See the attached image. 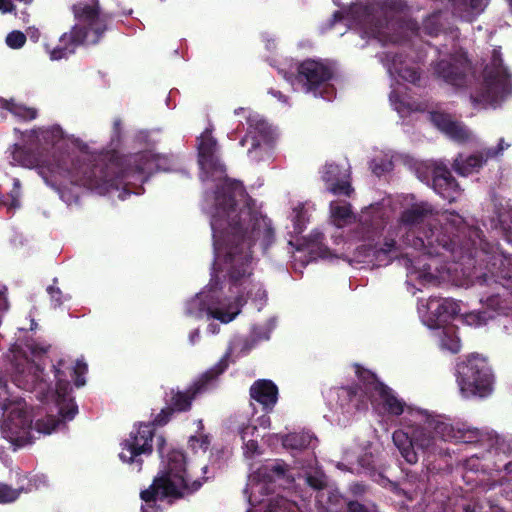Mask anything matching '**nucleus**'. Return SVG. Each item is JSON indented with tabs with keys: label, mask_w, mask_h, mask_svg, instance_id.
I'll use <instances>...</instances> for the list:
<instances>
[{
	"label": "nucleus",
	"mask_w": 512,
	"mask_h": 512,
	"mask_svg": "<svg viewBox=\"0 0 512 512\" xmlns=\"http://www.w3.org/2000/svg\"><path fill=\"white\" fill-rule=\"evenodd\" d=\"M399 221L406 229L405 243L424 254L443 257L467 268L485 269L483 280L499 284L503 292L489 298L498 309L512 306V257L482 238V231L468 226L455 211L441 214L427 201L412 203L400 213Z\"/></svg>",
	"instance_id": "f257e3e1"
},
{
	"label": "nucleus",
	"mask_w": 512,
	"mask_h": 512,
	"mask_svg": "<svg viewBox=\"0 0 512 512\" xmlns=\"http://www.w3.org/2000/svg\"><path fill=\"white\" fill-rule=\"evenodd\" d=\"M197 150L203 179L221 181L214 191L210 226L214 237H219V233L233 232L229 237H224V248L227 262L232 265L231 277L236 278L240 270L248 273L250 268L247 263L249 253L244 248L237 249L235 232H243L249 227L253 235H259L263 229L266 243H269L273 236L272 223L255 209L254 200L249 197L242 182L226 176V167L220 160L218 142L211 128H206L197 138Z\"/></svg>",
	"instance_id": "f03ea898"
},
{
	"label": "nucleus",
	"mask_w": 512,
	"mask_h": 512,
	"mask_svg": "<svg viewBox=\"0 0 512 512\" xmlns=\"http://www.w3.org/2000/svg\"><path fill=\"white\" fill-rule=\"evenodd\" d=\"M121 120L113 122L109 149L96 153H61L53 156V162L44 165L42 156L31 148L14 144L11 156L13 164L38 169L46 183L47 172L59 174L70 179L72 184L104 194L111 189H120L119 197L128 193L126 159L118 151L121 143Z\"/></svg>",
	"instance_id": "7ed1b4c3"
},
{
	"label": "nucleus",
	"mask_w": 512,
	"mask_h": 512,
	"mask_svg": "<svg viewBox=\"0 0 512 512\" xmlns=\"http://www.w3.org/2000/svg\"><path fill=\"white\" fill-rule=\"evenodd\" d=\"M263 229L259 235H253L252 230H249V227L245 228L243 232H235L237 235V239L235 240V244L239 247L237 249L244 248L249 253V258L247 259V263L249 264L250 271L248 273H242L239 271V275H236V278L231 277L230 269L232 267L231 263L227 262V257L225 253V240L224 237L227 235L228 237L233 234V232H225L219 233V237L213 238V247L216 259L222 261V270L225 272V277L227 278L230 284V291L232 289H237L236 296L234 298L233 303L228 305L227 310L220 309L215 307L216 304H219L218 297L216 296L218 292V279H215V283L209 284V290L207 292H201L195 298H192L186 303L185 313L188 316H193L196 318L203 317L204 313L212 316L213 318L221 321L222 323H229L233 321L236 316L241 312V308L247 303L248 299H262L265 296V290L262 288L260 283H254L251 280L253 275V252L252 247L255 245L257 241H260L261 246L264 251H266L275 240V232L273 231V236L269 243H266L264 238ZM217 278V275H215ZM214 281V278L211 279V282Z\"/></svg>",
	"instance_id": "20e7f679"
},
{
	"label": "nucleus",
	"mask_w": 512,
	"mask_h": 512,
	"mask_svg": "<svg viewBox=\"0 0 512 512\" xmlns=\"http://www.w3.org/2000/svg\"><path fill=\"white\" fill-rule=\"evenodd\" d=\"M54 377L56 379V404L59 418L54 415H46L33 420L28 411L22 408L12 409L9 413L6 426L10 432L11 442L17 446H24L33 442L32 430L43 435H49L60 427H66V421H71L78 413V406L71 397V385L65 370H69L76 387L85 385V374L88 366L83 359H78L73 367H70L66 360L60 359L53 365Z\"/></svg>",
	"instance_id": "39448f33"
},
{
	"label": "nucleus",
	"mask_w": 512,
	"mask_h": 512,
	"mask_svg": "<svg viewBox=\"0 0 512 512\" xmlns=\"http://www.w3.org/2000/svg\"><path fill=\"white\" fill-rule=\"evenodd\" d=\"M457 428L439 418H427L423 425L412 429L411 435L401 430L393 433V442L409 464H416L421 451L423 463L429 470L436 469V461L450 457L448 441H454Z\"/></svg>",
	"instance_id": "423d86ee"
},
{
	"label": "nucleus",
	"mask_w": 512,
	"mask_h": 512,
	"mask_svg": "<svg viewBox=\"0 0 512 512\" xmlns=\"http://www.w3.org/2000/svg\"><path fill=\"white\" fill-rule=\"evenodd\" d=\"M76 23L61 35L56 47L49 50L51 60H61L74 54L81 46L96 45L107 30L108 18L100 6L80 1L71 7Z\"/></svg>",
	"instance_id": "0eeeda50"
},
{
	"label": "nucleus",
	"mask_w": 512,
	"mask_h": 512,
	"mask_svg": "<svg viewBox=\"0 0 512 512\" xmlns=\"http://www.w3.org/2000/svg\"><path fill=\"white\" fill-rule=\"evenodd\" d=\"M456 382L464 398H486L493 393L495 375L488 359L471 353L456 364Z\"/></svg>",
	"instance_id": "6e6552de"
},
{
	"label": "nucleus",
	"mask_w": 512,
	"mask_h": 512,
	"mask_svg": "<svg viewBox=\"0 0 512 512\" xmlns=\"http://www.w3.org/2000/svg\"><path fill=\"white\" fill-rule=\"evenodd\" d=\"M156 447L159 456L162 458L163 468L158 477L166 479L167 484L173 485L179 493L192 494L198 491L203 482L194 480L190 482L187 472V459L183 450L177 448H167V442L164 435L160 434L156 438Z\"/></svg>",
	"instance_id": "1a4fd4ad"
},
{
	"label": "nucleus",
	"mask_w": 512,
	"mask_h": 512,
	"mask_svg": "<svg viewBox=\"0 0 512 512\" xmlns=\"http://www.w3.org/2000/svg\"><path fill=\"white\" fill-rule=\"evenodd\" d=\"M176 157L171 153H154L145 150L130 155V195L144 192L143 184L156 172H170L176 167Z\"/></svg>",
	"instance_id": "9d476101"
},
{
	"label": "nucleus",
	"mask_w": 512,
	"mask_h": 512,
	"mask_svg": "<svg viewBox=\"0 0 512 512\" xmlns=\"http://www.w3.org/2000/svg\"><path fill=\"white\" fill-rule=\"evenodd\" d=\"M334 68L324 61L306 59L297 67L296 79L302 88L315 97L331 100L336 93L330 81L334 77Z\"/></svg>",
	"instance_id": "9b49d317"
},
{
	"label": "nucleus",
	"mask_w": 512,
	"mask_h": 512,
	"mask_svg": "<svg viewBox=\"0 0 512 512\" xmlns=\"http://www.w3.org/2000/svg\"><path fill=\"white\" fill-rule=\"evenodd\" d=\"M230 356L231 351H227L214 366L202 373L185 390L171 389L168 405L174 413H184L191 410L196 397L204 393L209 385L227 370Z\"/></svg>",
	"instance_id": "f8f14e48"
},
{
	"label": "nucleus",
	"mask_w": 512,
	"mask_h": 512,
	"mask_svg": "<svg viewBox=\"0 0 512 512\" xmlns=\"http://www.w3.org/2000/svg\"><path fill=\"white\" fill-rule=\"evenodd\" d=\"M504 441L498 447L484 449L479 453H475L467 458L464 462V481L473 486H481L486 483L489 475L493 471H499L501 465L495 461L494 456H500V450L503 449Z\"/></svg>",
	"instance_id": "ddd939ff"
},
{
	"label": "nucleus",
	"mask_w": 512,
	"mask_h": 512,
	"mask_svg": "<svg viewBox=\"0 0 512 512\" xmlns=\"http://www.w3.org/2000/svg\"><path fill=\"white\" fill-rule=\"evenodd\" d=\"M511 92L512 80L507 69L485 70L483 88L471 99L475 104L494 103Z\"/></svg>",
	"instance_id": "4468645a"
},
{
	"label": "nucleus",
	"mask_w": 512,
	"mask_h": 512,
	"mask_svg": "<svg viewBox=\"0 0 512 512\" xmlns=\"http://www.w3.org/2000/svg\"><path fill=\"white\" fill-rule=\"evenodd\" d=\"M471 63L464 55H453L448 59H441L434 66V75L453 87H464L468 83Z\"/></svg>",
	"instance_id": "2eb2a0df"
},
{
	"label": "nucleus",
	"mask_w": 512,
	"mask_h": 512,
	"mask_svg": "<svg viewBox=\"0 0 512 512\" xmlns=\"http://www.w3.org/2000/svg\"><path fill=\"white\" fill-rule=\"evenodd\" d=\"M153 423H141L130 435V470L140 472L145 458L152 455L153 439L157 438Z\"/></svg>",
	"instance_id": "dca6fc26"
},
{
	"label": "nucleus",
	"mask_w": 512,
	"mask_h": 512,
	"mask_svg": "<svg viewBox=\"0 0 512 512\" xmlns=\"http://www.w3.org/2000/svg\"><path fill=\"white\" fill-rule=\"evenodd\" d=\"M432 188L443 199L452 203L461 193V187L450 169L442 162L431 165Z\"/></svg>",
	"instance_id": "f3484780"
},
{
	"label": "nucleus",
	"mask_w": 512,
	"mask_h": 512,
	"mask_svg": "<svg viewBox=\"0 0 512 512\" xmlns=\"http://www.w3.org/2000/svg\"><path fill=\"white\" fill-rule=\"evenodd\" d=\"M386 223L384 214L379 210L362 212L354 236L361 241H374L382 234Z\"/></svg>",
	"instance_id": "a211bd4d"
},
{
	"label": "nucleus",
	"mask_w": 512,
	"mask_h": 512,
	"mask_svg": "<svg viewBox=\"0 0 512 512\" xmlns=\"http://www.w3.org/2000/svg\"><path fill=\"white\" fill-rule=\"evenodd\" d=\"M173 485L167 484V480L156 477L153 480L151 486L143 490L140 494L141 499L146 503V507L142 506V512H157L153 505L155 504L156 498L160 495L161 499L171 497L180 499L184 497V493L177 492L176 489L172 488Z\"/></svg>",
	"instance_id": "6ab92c4d"
},
{
	"label": "nucleus",
	"mask_w": 512,
	"mask_h": 512,
	"mask_svg": "<svg viewBox=\"0 0 512 512\" xmlns=\"http://www.w3.org/2000/svg\"><path fill=\"white\" fill-rule=\"evenodd\" d=\"M455 442L471 444L484 449L498 447L502 441L497 435L480 431L477 428H457Z\"/></svg>",
	"instance_id": "aec40b11"
},
{
	"label": "nucleus",
	"mask_w": 512,
	"mask_h": 512,
	"mask_svg": "<svg viewBox=\"0 0 512 512\" xmlns=\"http://www.w3.org/2000/svg\"><path fill=\"white\" fill-rule=\"evenodd\" d=\"M250 397L262 406L265 413H270L278 400V387L267 379H259L250 387Z\"/></svg>",
	"instance_id": "412c9836"
},
{
	"label": "nucleus",
	"mask_w": 512,
	"mask_h": 512,
	"mask_svg": "<svg viewBox=\"0 0 512 512\" xmlns=\"http://www.w3.org/2000/svg\"><path fill=\"white\" fill-rule=\"evenodd\" d=\"M428 309L434 317V319H431L432 323L429 324V327L431 328H440L451 318L460 313L459 303L451 298H444L441 300L430 298Z\"/></svg>",
	"instance_id": "4be33fe9"
},
{
	"label": "nucleus",
	"mask_w": 512,
	"mask_h": 512,
	"mask_svg": "<svg viewBox=\"0 0 512 512\" xmlns=\"http://www.w3.org/2000/svg\"><path fill=\"white\" fill-rule=\"evenodd\" d=\"M247 131L252 135V147L257 148L261 142L271 143L275 138L273 127L259 114H250L247 117Z\"/></svg>",
	"instance_id": "5701e85b"
},
{
	"label": "nucleus",
	"mask_w": 512,
	"mask_h": 512,
	"mask_svg": "<svg viewBox=\"0 0 512 512\" xmlns=\"http://www.w3.org/2000/svg\"><path fill=\"white\" fill-rule=\"evenodd\" d=\"M487 154L484 151L469 155L463 158L459 155L453 162V169L461 176H468L474 172H478L480 168L487 162Z\"/></svg>",
	"instance_id": "b1692460"
},
{
	"label": "nucleus",
	"mask_w": 512,
	"mask_h": 512,
	"mask_svg": "<svg viewBox=\"0 0 512 512\" xmlns=\"http://www.w3.org/2000/svg\"><path fill=\"white\" fill-rule=\"evenodd\" d=\"M378 387L379 391L376 394H378L379 398L381 399L384 410L389 415H401L404 412V408L406 406L404 400L398 398L394 391L386 384H378Z\"/></svg>",
	"instance_id": "393cba45"
},
{
	"label": "nucleus",
	"mask_w": 512,
	"mask_h": 512,
	"mask_svg": "<svg viewBox=\"0 0 512 512\" xmlns=\"http://www.w3.org/2000/svg\"><path fill=\"white\" fill-rule=\"evenodd\" d=\"M288 465L283 460L268 461L257 469L258 478L265 483H274L284 479Z\"/></svg>",
	"instance_id": "a878e982"
},
{
	"label": "nucleus",
	"mask_w": 512,
	"mask_h": 512,
	"mask_svg": "<svg viewBox=\"0 0 512 512\" xmlns=\"http://www.w3.org/2000/svg\"><path fill=\"white\" fill-rule=\"evenodd\" d=\"M379 10V5L375 2L357 3L351 6L350 13L352 17L361 25H375V15Z\"/></svg>",
	"instance_id": "bb28decb"
},
{
	"label": "nucleus",
	"mask_w": 512,
	"mask_h": 512,
	"mask_svg": "<svg viewBox=\"0 0 512 512\" xmlns=\"http://www.w3.org/2000/svg\"><path fill=\"white\" fill-rule=\"evenodd\" d=\"M392 69L404 81H407L414 85H419L421 79V73L419 69L413 66L403 65L401 56L395 55L393 57Z\"/></svg>",
	"instance_id": "cd10ccee"
},
{
	"label": "nucleus",
	"mask_w": 512,
	"mask_h": 512,
	"mask_svg": "<svg viewBox=\"0 0 512 512\" xmlns=\"http://www.w3.org/2000/svg\"><path fill=\"white\" fill-rule=\"evenodd\" d=\"M399 255V248L394 239L385 238L382 244L373 247V256L379 262L389 263Z\"/></svg>",
	"instance_id": "c85d7f7f"
},
{
	"label": "nucleus",
	"mask_w": 512,
	"mask_h": 512,
	"mask_svg": "<svg viewBox=\"0 0 512 512\" xmlns=\"http://www.w3.org/2000/svg\"><path fill=\"white\" fill-rule=\"evenodd\" d=\"M355 373L364 387L363 392L365 393V395H367L370 392L377 393L379 391L378 384H384L378 379L375 373L363 368L359 364H355Z\"/></svg>",
	"instance_id": "c756f323"
},
{
	"label": "nucleus",
	"mask_w": 512,
	"mask_h": 512,
	"mask_svg": "<svg viewBox=\"0 0 512 512\" xmlns=\"http://www.w3.org/2000/svg\"><path fill=\"white\" fill-rule=\"evenodd\" d=\"M329 208L331 217L338 227H342L353 216L352 206L348 202L341 204L340 202L332 201Z\"/></svg>",
	"instance_id": "7c9ffc66"
},
{
	"label": "nucleus",
	"mask_w": 512,
	"mask_h": 512,
	"mask_svg": "<svg viewBox=\"0 0 512 512\" xmlns=\"http://www.w3.org/2000/svg\"><path fill=\"white\" fill-rule=\"evenodd\" d=\"M312 436L309 433H290L283 440L285 446L291 449L303 450L310 446Z\"/></svg>",
	"instance_id": "2f4dec72"
},
{
	"label": "nucleus",
	"mask_w": 512,
	"mask_h": 512,
	"mask_svg": "<svg viewBox=\"0 0 512 512\" xmlns=\"http://www.w3.org/2000/svg\"><path fill=\"white\" fill-rule=\"evenodd\" d=\"M23 492V487L13 488L6 483L0 482V504H10L15 502Z\"/></svg>",
	"instance_id": "473e14b6"
},
{
	"label": "nucleus",
	"mask_w": 512,
	"mask_h": 512,
	"mask_svg": "<svg viewBox=\"0 0 512 512\" xmlns=\"http://www.w3.org/2000/svg\"><path fill=\"white\" fill-rule=\"evenodd\" d=\"M451 2L454 13L461 14L479 10L482 7L483 0H449Z\"/></svg>",
	"instance_id": "72a5a7b5"
},
{
	"label": "nucleus",
	"mask_w": 512,
	"mask_h": 512,
	"mask_svg": "<svg viewBox=\"0 0 512 512\" xmlns=\"http://www.w3.org/2000/svg\"><path fill=\"white\" fill-rule=\"evenodd\" d=\"M306 484L313 490L321 491L327 488L328 478L324 472L316 470L306 476Z\"/></svg>",
	"instance_id": "f704fd0d"
},
{
	"label": "nucleus",
	"mask_w": 512,
	"mask_h": 512,
	"mask_svg": "<svg viewBox=\"0 0 512 512\" xmlns=\"http://www.w3.org/2000/svg\"><path fill=\"white\" fill-rule=\"evenodd\" d=\"M430 118L432 123L445 134L455 121L450 114L439 111L432 112Z\"/></svg>",
	"instance_id": "c9c22d12"
},
{
	"label": "nucleus",
	"mask_w": 512,
	"mask_h": 512,
	"mask_svg": "<svg viewBox=\"0 0 512 512\" xmlns=\"http://www.w3.org/2000/svg\"><path fill=\"white\" fill-rule=\"evenodd\" d=\"M326 189L328 192H330L336 196L343 195V196L350 197L351 194L354 192V189L351 186V183L349 182V180H347L345 178V176L342 177L340 180L336 181L335 183H333L332 185L327 186Z\"/></svg>",
	"instance_id": "e433bc0d"
},
{
	"label": "nucleus",
	"mask_w": 512,
	"mask_h": 512,
	"mask_svg": "<svg viewBox=\"0 0 512 512\" xmlns=\"http://www.w3.org/2000/svg\"><path fill=\"white\" fill-rule=\"evenodd\" d=\"M345 175L342 174L341 168L337 164H326L322 174V180L325 182L326 187L332 185L340 180Z\"/></svg>",
	"instance_id": "4c0bfd02"
},
{
	"label": "nucleus",
	"mask_w": 512,
	"mask_h": 512,
	"mask_svg": "<svg viewBox=\"0 0 512 512\" xmlns=\"http://www.w3.org/2000/svg\"><path fill=\"white\" fill-rule=\"evenodd\" d=\"M509 452L510 446L504 442L503 449L500 450V456H494L495 461L501 465V469L495 472L500 473L504 471L505 475L508 476L509 479H512V460H507Z\"/></svg>",
	"instance_id": "58836bf2"
},
{
	"label": "nucleus",
	"mask_w": 512,
	"mask_h": 512,
	"mask_svg": "<svg viewBox=\"0 0 512 512\" xmlns=\"http://www.w3.org/2000/svg\"><path fill=\"white\" fill-rule=\"evenodd\" d=\"M446 135L461 143L466 142L470 138L468 129L458 121H454L451 128L446 132Z\"/></svg>",
	"instance_id": "ea45409f"
},
{
	"label": "nucleus",
	"mask_w": 512,
	"mask_h": 512,
	"mask_svg": "<svg viewBox=\"0 0 512 512\" xmlns=\"http://www.w3.org/2000/svg\"><path fill=\"white\" fill-rule=\"evenodd\" d=\"M26 35L19 30H13L6 36V45L11 49H20L26 43Z\"/></svg>",
	"instance_id": "a19ab883"
},
{
	"label": "nucleus",
	"mask_w": 512,
	"mask_h": 512,
	"mask_svg": "<svg viewBox=\"0 0 512 512\" xmlns=\"http://www.w3.org/2000/svg\"><path fill=\"white\" fill-rule=\"evenodd\" d=\"M441 343L444 348L452 353H458L461 349L460 339L450 331L443 332Z\"/></svg>",
	"instance_id": "79ce46f5"
},
{
	"label": "nucleus",
	"mask_w": 512,
	"mask_h": 512,
	"mask_svg": "<svg viewBox=\"0 0 512 512\" xmlns=\"http://www.w3.org/2000/svg\"><path fill=\"white\" fill-rule=\"evenodd\" d=\"M9 110L18 117L23 118L24 120H33L37 116V110L34 108L26 107L23 105L13 104Z\"/></svg>",
	"instance_id": "37998d69"
},
{
	"label": "nucleus",
	"mask_w": 512,
	"mask_h": 512,
	"mask_svg": "<svg viewBox=\"0 0 512 512\" xmlns=\"http://www.w3.org/2000/svg\"><path fill=\"white\" fill-rule=\"evenodd\" d=\"M189 446L193 451H197V449H200L202 451H207L210 446V437L208 435H200L198 436H191L189 438Z\"/></svg>",
	"instance_id": "c03bdc74"
},
{
	"label": "nucleus",
	"mask_w": 512,
	"mask_h": 512,
	"mask_svg": "<svg viewBox=\"0 0 512 512\" xmlns=\"http://www.w3.org/2000/svg\"><path fill=\"white\" fill-rule=\"evenodd\" d=\"M20 181L18 179H14V188L11 190V192L7 195V197H4L8 201V207L9 209H16L19 208L20 202Z\"/></svg>",
	"instance_id": "a18cd8bd"
},
{
	"label": "nucleus",
	"mask_w": 512,
	"mask_h": 512,
	"mask_svg": "<svg viewBox=\"0 0 512 512\" xmlns=\"http://www.w3.org/2000/svg\"><path fill=\"white\" fill-rule=\"evenodd\" d=\"M374 504H364L358 500H347L346 501V512H372Z\"/></svg>",
	"instance_id": "49530a36"
},
{
	"label": "nucleus",
	"mask_w": 512,
	"mask_h": 512,
	"mask_svg": "<svg viewBox=\"0 0 512 512\" xmlns=\"http://www.w3.org/2000/svg\"><path fill=\"white\" fill-rule=\"evenodd\" d=\"M174 414V411L169 407V405L165 408H163L155 417L154 421L152 422L155 425L163 426L167 424L172 415Z\"/></svg>",
	"instance_id": "de8ad7c7"
},
{
	"label": "nucleus",
	"mask_w": 512,
	"mask_h": 512,
	"mask_svg": "<svg viewBox=\"0 0 512 512\" xmlns=\"http://www.w3.org/2000/svg\"><path fill=\"white\" fill-rule=\"evenodd\" d=\"M134 142L146 147L153 146L155 141L151 139V132L148 130H140L134 136Z\"/></svg>",
	"instance_id": "09e8293b"
},
{
	"label": "nucleus",
	"mask_w": 512,
	"mask_h": 512,
	"mask_svg": "<svg viewBox=\"0 0 512 512\" xmlns=\"http://www.w3.org/2000/svg\"><path fill=\"white\" fill-rule=\"evenodd\" d=\"M47 292L50 295L52 302H54L55 307L60 306L63 303L62 291L59 287L50 285L47 288Z\"/></svg>",
	"instance_id": "8fccbe9b"
},
{
	"label": "nucleus",
	"mask_w": 512,
	"mask_h": 512,
	"mask_svg": "<svg viewBox=\"0 0 512 512\" xmlns=\"http://www.w3.org/2000/svg\"><path fill=\"white\" fill-rule=\"evenodd\" d=\"M510 145L509 144H506L504 139L501 138L499 140V143L497 145V147L495 148H488V149H485V152L487 154V158L491 159V158H495L497 157L498 155H500L505 149H507Z\"/></svg>",
	"instance_id": "3c124183"
},
{
	"label": "nucleus",
	"mask_w": 512,
	"mask_h": 512,
	"mask_svg": "<svg viewBox=\"0 0 512 512\" xmlns=\"http://www.w3.org/2000/svg\"><path fill=\"white\" fill-rule=\"evenodd\" d=\"M342 392L348 397L350 401H352L357 396H360L362 392V388L358 384L349 385L341 388Z\"/></svg>",
	"instance_id": "603ef678"
},
{
	"label": "nucleus",
	"mask_w": 512,
	"mask_h": 512,
	"mask_svg": "<svg viewBox=\"0 0 512 512\" xmlns=\"http://www.w3.org/2000/svg\"><path fill=\"white\" fill-rule=\"evenodd\" d=\"M257 431V427L252 424H246L242 425L239 430V435L241 437V440L245 442L248 439H251L250 437L254 435V433Z\"/></svg>",
	"instance_id": "864d4df0"
},
{
	"label": "nucleus",
	"mask_w": 512,
	"mask_h": 512,
	"mask_svg": "<svg viewBox=\"0 0 512 512\" xmlns=\"http://www.w3.org/2000/svg\"><path fill=\"white\" fill-rule=\"evenodd\" d=\"M500 70V69H506L503 66V60L501 57V53L498 50H493L492 58H491V67L486 68V70Z\"/></svg>",
	"instance_id": "5fc2aeb1"
},
{
	"label": "nucleus",
	"mask_w": 512,
	"mask_h": 512,
	"mask_svg": "<svg viewBox=\"0 0 512 512\" xmlns=\"http://www.w3.org/2000/svg\"><path fill=\"white\" fill-rule=\"evenodd\" d=\"M366 490V485L360 482L353 483L349 488L350 493L355 497L364 495L366 493Z\"/></svg>",
	"instance_id": "6e6d98bb"
},
{
	"label": "nucleus",
	"mask_w": 512,
	"mask_h": 512,
	"mask_svg": "<svg viewBox=\"0 0 512 512\" xmlns=\"http://www.w3.org/2000/svg\"><path fill=\"white\" fill-rule=\"evenodd\" d=\"M15 10V5L11 0H0V11L3 13H11Z\"/></svg>",
	"instance_id": "4d7b16f0"
},
{
	"label": "nucleus",
	"mask_w": 512,
	"mask_h": 512,
	"mask_svg": "<svg viewBox=\"0 0 512 512\" xmlns=\"http://www.w3.org/2000/svg\"><path fill=\"white\" fill-rule=\"evenodd\" d=\"M30 350L34 356H40L47 352L48 347L40 345V344H33V345H31Z\"/></svg>",
	"instance_id": "13d9d810"
},
{
	"label": "nucleus",
	"mask_w": 512,
	"mask_h": 512,
	"mask_svg": "<svg viewBox=\"0 0 512 512\" xmlns=\"http://www.w3.org/2000/svg\"><path fill=\"white\" fill-rule=\"evenodd\" d=\"M245 444V448L247 450V452L253 454L257 451L258 449V442L257 440H254V439H248L246 440L245 442H243Z\"/></svg>",
	"instance_id": "bf43d9fd"
},
{
	"label": "nucleus",
	"mask_w": 512,
	"mask_h": 512,
	"mask_svg": "<svg viewBox=\"0 0 512 512\" xmlns=\"http://www.w3.org/2000/svg\"><path fill=\"white\" fill-rule=\"evenodd\" d=\"M390 165L389 164H386V163H381V164H377L375 163L374 166H373V173L380 176L382 175L384 172L388 171V166Z\"/></svg>",
	"instance_id": "052dcab7"
},
{
	"label": "nucleus",
	"mask_w": 512,
	"mask_h": 512,
	"mask_svg": "<svg viewBox=\"0 0 512 512\" xmlns=\"http://www.w3.org/2000/svg\"><path fill=\"white\" fill-rule=\"evenodd\" d=\"M343 20V13L341 11H335L331 18L330 27H333L335 23Z\"/></svg>",
	"instance_id": "680f3d73"
},
{
	"label": "nucleus",
	"mask_w": 512,
	"mask_h": 512,
	"mask_svg": "<svg viewBox=\"0 0 512 512\" xmlns=\"http://www.w3.org/2000/svg\"><path fill=\"white\" fill-rule=\"evenodd\" d=\"M389 99L393 104H401L400 95L396 90L391 91Z\"/></svg>",
	"instance_id": "e2e57ef3"
},
{
	"label": "nucleus",
	"mask_w": 512,
	"mask_h": 512,
	"mask_svg": "<svg viewBox=\"0 0 512 512\" xmlns=\"http://www.w3.org/2000/svg\"><path fill=\"white\" fill-rule=\"evenodd\" d=\"M199 336H200V332L198 329L191 331L189 334V340H190L191 344H194L195 341L199 338Z\"/></svg>",
	"instance_id": "0e129e2a"
},
{
	"label": "nucleus",
	"mask_w": 512,
	"mask_h": 512,
	"mask_svg": "<svg viewBox=\"0 0 512 512\" xmlns=\"http://www.w3.org/2000/svg\"><path fill=\"white\" fill-rule=\"evenodd\" d=\"M8 205V201L4 198L2 193L0 192V207H6Z\"/></svg>",
	"instance_id": "69168bd1"
},
{
	"label": "nucleus",
	"mask_w": 512,
	"mask_h": 512,
	"mask_svg": "<svg viewBox=\"0 0 512 512\" xmlns=\"http://www.w3.org/2000/svg\"><path fill=\"white\" fill-rule=\"evenodd\" d=\"M0 408L4 411L8 410L9 407L8 404L6 403V400L3 402L0 401Z\"/></svg>",
	"instance_id": "338daca9"
},
{
	"label": "nucleus",
	"mask_w": 512,
	"mask_h": 512,
	"mask_svg": "<svg viewBox=\"0 0 512 512\" xmlns=\"http://www.w3.org/2000/svg\"><path fill=\"white\" fill-rule=\"evenodd\" d=\"M41 134H42L43 139L46 140L49 137V135L52 134V132L46 130V131H42Z\"/></svg>",
	"instance_id": "774afa93"
}]
</instances>
